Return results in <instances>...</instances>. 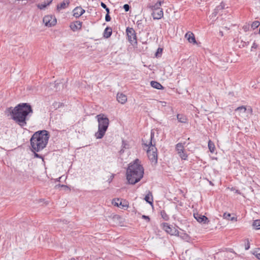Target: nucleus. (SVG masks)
I'll list each match as a JSON object with an SVG mask.
<instances>
[{"label": "nucleus", "instance_id": "1", "mask_svg": "<svg viewBox=\"0 0 260 260\" xmlns=\"http://www.w3.org/2000/svg\"><path fill=\"white\" fill-rule=\"evenodd\" d=\"M6 112L11 116V118L20 126L23 127L26 125V121L33 113L31 106L28 103H20L14 108L10 107L7 109Z\"/></svg>", "mask_w": 260, "mask_h": 260}, {"label": "nucleus", "instance_id": "2", "mask_svg": "<svg viewBox=\"0 0 260 260\" xmlns=\"http://www.w3.org/2000/svg\"><path fill=\"white\" fill-rule=\"evenodd\" d=\"M49 137V133L46 130L35 133L30 140L31 151L35 152L42 150L48 144Z\"/></svg>", "mask_w": 260, "mask_h": 260}, {"label": "nucleus", "instance_id": "3", "mask_svg": "<svg viewBox=\"0 0 260 260\" xmlns=\"http://www.w3.org/2000/svg\"><path fill=\"white\" fill-rule=\"evenodd\" d=\"M144 175V169L138 159L129 164L126 171V179L129 184H135L140 181Z\"/></svg>", "mask_w": 260, "mask_h": 260}, {"label": "nucleus", "instance_id": "4", "mask_svg": "<svg viewBox=\"0 0 260 260\" xmlns=\"http://www.w3.org/2000/svg\"><path fill=\"white\" fill-rule=\"evenodd\" d=\"M98 121V131L95 134L96 139H101L105 135L109 124V120L108 118L103 114H100L96 116Z\"/></svg>", "mask_w": 260, "mask_h": 260}, {"label": "nucleus", "instance_id": "5", "mask_svg": "<svg viewBox=\"0 0 260 260\" xmlns=\"http://www.w3.org/2000/svg\"><path fill=\"white\" fill-rule=\"evenodd\" d=\"M154 133L151 131L150 136L148 140H146L145 138L142 140L143 144L148 147L147 155L149 159L152 161L156 162L157 160V149L155 146V143L153 144L152 139L154 138Z\"/></svg>", "mask_w": 260, "mask_h": 260}, {"label": "nucleus", "instance_id": "6", "mask_svg": "<svg viewBox=\"0 0 260 260\" xmlns=\"http://www.w3.org/2000/svg\"><path fill=\"white\" fill-rule=\"evenodd\" d=\"M235 112L237 113L239 116L244 119H246L252 115V109L250 106L247 107L244 106L239 107L235 109Z\"/></svg>", "mask_w": 260, "mask_h": 260}, {"label": "nucleus", "instance_id": "7", "mask_svg": "<svg viewBox=\"0 0 260 260\" xmlns=\"http://www.w3.org/2000/svg\"><path fill=\"white\" fill-rule=\"evenodd\" d=\"M126 34L128 42L132 45H136L137 44V36L134 28L132 27H127Z\"/></svg>", "mask_w": 260, "mask_h": 260}, {"label": "nucleus", "instance_id": "8", "mask_svg": "<svg viewBox=\"0 0 260 260\" xmlns=\"http://www.w3.org/2000/svg\"><path fill=\"white\" fill-rule=\"evenodd\" d=\"M43 21L45 25L48 27L54 26L57 22L56 18L52 15L45 16L43 18Z\"/></svg>", "mask_w": 260, "mask_h": 260}, {"label": "nucleus", "instance_id": "9", "mask_svg": "<svg viewBox=\"0 0 260 260\" xmlns=\"http://www.w3.org/2000/svg\"><path fill=\"white\" fill-rule=\"evenodd\" d=\"M163 229L166 232L171 235H177L178 234L179 232L175 228H172L167 223H164L162 224Z\"/></svg>", "mask_w": 260, "mask_h": 260}, {"label": "nucleus", "instance_id": "10", "mask_svg": "<svg viewBox=\"0 0 260 260\" xmlns=\"http://www.w3.org/2000/svg\"><path fill=\"white\" fill-rule=\"evenodd\" d=\"M193 216L199 222L208 224L209 222L208 218L204 215H202L198 213H194Z\"/></svg>", "mask_w": 260, "mask_h": 260}, {"label": "nucleus", "instance_id": "11", "mask_svg": "<svg viewBox=\"0 0 260 260\" xmlns=\"http://www.w3.org/2000/svg\"><path fill=\"white\" fill-rule=\"evenodd\" d=\"M151 15L154 19H160L164 16V12L162 9L161 8L156 11H154L152 13Z\"/></svg>", "mask_w": 260, "mask_h": 260}, {"label": "nucleus", "instance_id": "12", "mask_svg": "<svg viewBox=\"0 0 260 260\" xmlns=\"http://www.w3.org/2000/svg\"><path fill=\"white\" fill-rule=\"evenodd\" d=\"M85 10L81 7H77L73 10V16L76 18H79L83 13H84Z\"/></svg>", "mask_w": 260, "mask_h": 260}, {"label": "nucleus", "instance_id": "13", "mask_svg": "<svg viewBox=\"0 0 260 260\" xmlns=\"http://www.w3.org/2000/svg\"><path fill=\"white\" fill-rule=\"evenodd\" d=\"M185 38L190 43L196 44L197 43L194 34L190 31H188L185 34Z\"/></svg>", "mask_w": 260, "mask_h": 260}, {"label": "nucleus", "instance_id": "14", "mask_svg": "<svg viewBox=\"0 0 260 260\" xmlns=\"http://www.w3.org/2000/svg\"><path fill=\"white\" fill-rule=\"evenodd\" d=\"M82 22L79 21H76L74 23H72L70 24V28L71 29L74 31H75L78 29H80L82 27Z\"/></svg>", "mask_w": 260, "mask_h": 260}, {"label": "nucleus", "instance_id": "15", "mask_svg": "<svg viewBox=\"0 0 260 260\" xmlns=\"http://www.w3.org/2000/svg\"><path fill=\"white\" fill-rule=\"evenodd\" d=\"M70 4L69 0H64L60 4H58L56 6V9L58 11L67 8Z\"/></svg>", "mask_w": 260, "mask_h": 260}, {"label": "nucleus", "instance_id": "16", "mask_svg": "<svg viewBox=\"0 0 260 260\" xmlns=\"http://www.w3.org/2000/svg\"><path fill=\"white\" fill-rule=\"evenodd\" d=\"M117 100L119 103L124 104L127 101V96L122 93H118L117 94Z\"/></svg>", "mask_w": 260, "mask_h": 260}, {"label": "nucleus", "instance_id": "17", "mask_svg": "<svg viewBox=\"0 0 260 260\" xmlns=\"http://www.w3.org/2000/svg\"><path fill=\"white\" fill-rule=\"evenodd\" d=\"M150 84L152 87L157 89H161L164 88L163 86L157 81H152L150 82Z\"/></svg>", "mask_w": 260, "mask_h": 260}, {"label": "nucleus", "instance_id": "18", "mask_svg": "<svg viewBox=\"0 0 260 260\" xmlns=\"http://www.w3.org/2000/svg\"><path fill=\"white\" fill-rule=\"evenodd\" d=\"M112 29L111 27H107L105 28L104 32V37L105 38H109L112 35Z\"/></svg>", "mask_w": 260, "mask_h": 260}, {"label": "nucleus", "instance_id": "19", "mask_svg": "<svg viewBox=\"0 0 260 260\" xmlns=\"http://www.w3.org/2000/svg\"><path fill=\"white\" fill-rule=\"evenodd\" d=\"M177 118L179 122L181 123H186L187 121L186 117L183 114H178L177 115Z\"/></svg>", "mask_w": 260, "mask_h": 260}, {"label": "nucleus", "instance_id": "20", "mask_svg": "<svg viewBox=\"0 0 260 260\" xmlns=\"http://www.w3.org/2000/svg\"><path fill=\"white\" fill-rule=\"evenodd\" d=\"M144 199L147 203H148L150 205H152V204H153L152 197L151 193L150 191H149L147 195H146Z\"/></svg>", "mask_w": 260, "mask_h": 260}, {"label": "nucleus", "instance_id": "21", "mask_svg": "<svg viewBox=\"0 0 260 260\" xmlns=\"http://www.w3.org/2000/svg\"><path fill=\"white\" fill-rule=\"evenodd\" d=\"M176 150L177 151L178 154L179 153H181V151L184 150V147L183 145L180 143L177 144L176 145Z\"/></svg>", "mask_w": 260, "mask_h": 260}, {"label": "nucleus", "instance_id": "22", "mask_svg": "<svg viewBox=\"0 0 260 260\" xmlns=\"http://www.w3.org/2000/svg\"><path fill=\"white\" fill-rule=\"evenodd\" d=\"M208 148L210 150V151L211 153H213L215 150V145L213 142H212L211 140H209L208 142Z\"/></svg>", "mask_w": 260, "mask_h": 260}, {"label": "nucleus", "instance_id": "23", "mask_svg": "<svg viewBox=\"0 0 260 260\" xmlns=\"http://www.w3.org/2000/svg\"><path fill=\"white\" fill-rule=\"evenodd\" d=\"M231 215L230 213H224L223 215V217L224 219H228L229 220H231V221L236 220V218H235V217H232L231 218Z\"/></svg>", "mask_w": 260, "mask_h": 260}, {"label": "nucleus", "instance_id": "24", "mask_svg": "<svg viewBox=\"0 0 260 260\" xmlns=\"http://www.w3.org/2000/svg\"><path fill=\"white\" fill-rule=\"evenodd\" d=\"M252 226L256 230L260 229V220L256 219L254 220Z\"/></svg>", "mask_w": 260, "mask_h": 260}, {"label": "nucleus", "instance_id": "25", "mask_svg": "<svg viewBox=\"0 0 260 260\" xmlns=\"http://www.w3.org/2000/svg\"><path fill=\"white\" fill-rule=\"evenodd\" d=\"M52 2V0H51L50 2H48L47 3H44L38 5L37 7L38 8H39L41 10L45 9L47 6L49 5Z\"/></svg>", "mask_w": 260, "mask_h": 260}, {"label": "nucleus", "instance_id": "26", "mask_svg": "<svg viewBox=\"0 0 260 260\" xmlns=\"http://www.w3.org/2000/svg\"><path fill=\"white\" fill-rule=\"evenodd\" d=\"M148 7L151 9V10H152V11H156L158 9H161V8L159 6H158V5L157 4V3H155L154 5H150L149 6H148Z\"/></svg>", "mask_w": 260, "mask_h": 260}, {"label": "nucleus", "instance_id": "27", "mask_svg": "<svg viewBox=\"0 0 260 260\" xmlns=\"http://www.w3.org/2000/svg\"><path fill=\"white\" fill-rule=\"evenodd\" d=\"M178 154L182 159H183V160L187 159V155L185 153V150H183L181 152V153H179Z\"/></svg>", "mask_w": 260, "mask_h": 260}, {"label": "nucleus", "instance_id": "28", "mask_svg": "<svg viewBox=\"0 0 260 260\" xmlns=\"http://www.w3.org/2000/svg\"><path fill=\"white\" fill-rule=\"evenodd\" d=\"M160 214H161V217L165 220L167 221L169 219V216L168 215V214L166 213V212L164 210L161 211Z\"/></svg>", "mask_w": 260, "mask_h": 260}, {"label": "nucleus", "instance_id": "29", "mask_svg": "<svg viewBox=\"0 0 260 260\" xmlns=\"http://www.w3.org/2000/svg\"><path fill=\"white\" fill-rule=\"evenodd\" d=\"M259 25H260L259 21H254L251 24V26L253 29H254L257 28L259 26Z\"/></svg>", "mask_w": 260, "mask_h": 260}, {"label": "nucleus", "instance_id": "30", "mask_svg": "<svg viewBox=\"0 0 260 260\" xmlns=\"http://www.w3.org/2000/svg\"><path fill=\"white\" fill-rule=\"evenodd\" d=\"M253 254L255 256V257L260 260V248L257 249L255 250Z\"/></svg>", "mask_w": 260, "mask_h": 260}, {"label": "nucleus", "instance_id": "31", "mask_svg": "<svg viewBox=\"0 0 260 260\" xmlns=\"http://www.w3.org/2000/svg\"><path fill=\"white\" fill-rule=\"evenodd\" d=\"M120 202L119 199H114L112 200V203L115 206L119 207V203Z\"/></svg>", "mask_w": 260, "mask_h": 260}, {"label": "nucleus", "instance_id": "32", "mask_svg": "<svg viewBox=\"0 0 260 260\" xmlns=\"http://www.w3.org/2000/svg\"><path fill=\"white\" fill-rule=\"evenodd\" d=\"M243 29L245 32L247 31L249 29V24H245L243 26Z\"/></svg>", "mask_w": 260, "mask_h": 260}, {"label": "nucleus", "instance_id": "33", "mask_svg": "<svg viewBox=\"0 0 260 260\" xmlns=\"http://www.w3.org/2000/svg\"><path fill=\"white\" fill-rule=\"evenodd\" d=\"M129 8H130V7L128 5V4H125L123 6V9H124V10L126 11V12H127L129 11Z\"/></svg>", "mask_w": 260, "mask_h": 260}, {"label": "nucleus", "instance_id": "34", "mask_svg": "<svg viewBox=\"0 0 260 260\" xmlns=\"http://www.w3.org/2000/svg\"><path fill=\"white\" fill-rule=\"evenodd\" d=\"M105 20L107 22H109L111 20V17L109 15V14H107L105 16Z\"/></svg>", "mask_w": 260, "mask_h": 260}, {"label": "nucleus", "instance_id": "35", "mask_svg": "<svg viewBox=\"0 0 260 260\" xmlns=\"http://www.w3.org/2000/svg\"><path fill=\"white\" fill-rule=\"evenodd\" d=\"M185 253L186 254L187 256H190V255H192L193 254H194V252H192L191 251H190V250H186L185 251Z\"/></svg>", "mask_w": 260, "mask_h": 260}, {"label": "nucleus", "instance_id": "36", "mask_svg": "<svg viewBox=\"0 0 260 260\" xmlns=\"http://www.w3.org/2000/svg\"><path fill=\"white\" fill-rule=\"evenodd\" d=\"M162 51V49H161L160 48H158L157 49V52L155 54L156 56H158V54L159 53L161 54Z\"/></svg>", "mask_w": 260, "mask_h": 260}, {"label": "nucleus", "instance_id": "37", "mask_svg": "<svg viewBox=\"0 0 260 260\" xmlns=\"http://www.w3.org/2000/svg\"><path fill=\"white\" fill-rule=\"evenodd\" d=\"M142 218L143 219L147 220V221L148 222L150 221V218L148 216L143 215H142Z\"/></svg>", "mask_w": 260, "mask_h": 260}, {"label": "nucleus", "instance_id": "38", "mask_svg": "<svg viewBox=\"0 0 260 260\" xmlns=\"http://www.w3.org/2000/svg\"><path fill=\"white\" fill-rule=\"evenodd\" d=\"M247 244L245 245V250H248L250 248V244H249V241L248 240H247Z\"/></svg>", "mask_w": 260, "mask_h": 260}, {"label": "nucleus", "instance_id": "39", "mask_svg": "<svg viewBox=\"0 0 260 260\" xmlns=\"http://www.w3.org/2000/svg\"><path fill=\"white\" fill-rule=\"evenodd\" d=\"M164 0H160L158 1L156 3L160 7L161 6L162 4H164Z\"/></svg>", "mask_w": 260, "mask_h": 260}, {"label": "nucleus", "instance_id": "40", "mask_svg": "<svg viewBox=\"0 0 260 260\" xmlns=\"http://www.w3.org/2000/svg\"><path fill=\"white\" fill-rule=\"evenodd\" d=\"M37 152H34L35 153V156L37 158H42V156H41L40 154H38L36 153Z\"/></svg>", "mask_w": 260, "mask_h": 260}, {"label": "nucleus", "instance_id": "41", "mask_svg": "<svg viewBox=\"0 0 260 260\" xmlns=\"http://www.w3.org/2000/svg\"><path fill=\"white\" fill-rule=\"evenodd\" d=\"M122 146L123 148H128L127 144L123 141H122Z\"/></svg>", "mask_w": 260, "mask_h": 260}, {"label": "nucleus", "instance_id": "42", "mask_svg": "<svg viewBox=\"0 0 260 260\" xmlns=\"http://www.w3.org/2000/svg\"><path fill=\"white\" fill-rule=\"evenodd\" d=\"M121 206H122V207H127V205H125L124 204H122V201H120V202L119 203V207H121Z\"/></svg>", "mask_w": 260, "mask_h": 260}, {"label": "nucleus", "instance_id": "43", "mask_svg": "<svg viewBox=\"0 0 260 260\" xmlns=\"http://www.w3.org/2000/svg\"><path fill=\"white\" fill-rule=\"evenodd\" d=\"M198 258L197 256L193 255L192 257H189V260H196Z\"/></svg>", "mask_w": 260, "mask_h": 260}, {"label": "nucleus", "instance_id": "44", "mask_svg": "<svg viewBox=\"0 0 260 260\" xmlns=\"http://www.w3.org/2000/svg\"><path fill=\"white\" fill-rule=\"evenodd\" d=\"M159 103L161 104L162 106H166L167 103L165 101H160Z\"/></svg>", "mask_w": 260, "mask_h": 260}, {"label": "nucleus", "instance_id": "45", "mask_svg": "<svg viewBox=\"0 0 260 260\" xmlns=\"http://www.w3.org/2000/svg\"><path fill=\"white\" fill-rule=\"evenodd\" d=\"M101 6L102 8H103L104 9H106V8L107 7V6L105 4H104V3L103 2H101Z\"/></svg>", "mask_w": 260, "mask_h": 260}, {"label": "nucleus", "instance_id": "46", "mask_svg": "<svg viewBox=\"0 0 260 260\" xmlns=\"http://www.w3.org/2000/svg\"><path fill=\"white\" fill-rule=\"evenodd\" d=\"M61 187H63L65 189L70 190V189L69 188V187L68 186H67V185H61Z\"/></svg>", "mask_w": 260, "mask_h": 260}, {"label": "nucleus", "instance_id": "47", "mask_svg": "<svg viewBox=\"0 0 260 260\" xmlns=\"http://www.w3.org/2000/svg\"><path fill=\"white\" fill-rule=\"evenodd\" d=\"M137 24L138 26L140 27L142 25H141L142 24L141 21H138L137 22Z\"/></svg>", "mask_w": 260, "mask_h": 260}, {"label": "nucleus", "instance_id": "48", "mask_svg": "<svg viewBox=\"0 0 260 260\" xmlns=\"http://www.w3.org/2000/svg\"><path fill=\"white\" fill-rule=\"evenodd\" d=\"M107 12V14L110 13V9L107 7L106 9H105Z\"/></svg>", "mask_w": 260, "mask_h": 260}, {"label": "nucleus", "instance_id": "49", "mask_svg": "<svg viewBox=\"0 0 260 260\" xmlns=\"http://www.w3.org/2000/svg\"><path fill=\"white\" fill-rule=\"evenodd\" d=\"M70 260H75V258H71V259H70Z\"/></svg>", "mask_w": 260, "mask_h": 260}, {"label": "nucleus", "instance_id": "50", "mask_svg": "<svg viewBox=\"0 0 260 260\" xmlns=\"http://www.w3.org/2000/svg\"><path fill=\"white\" fill-rule=\"evenodd\" d=\"M259 34H260V27H259Z\"/></svg>", "mask_w": 260, "mask_h": 260}, {"label": "nucleus", "instance_id": "51", "mask_svg": "<svg viewBox=\"0 0 260 260\" xmlns=\"http://www.w3.org/2000/svg\"><path fill=\"white\" fill-rule=\"evenodd\" d=\"M122 151L123 152V149H121V151Z\"/></svg>", "mask_w": 260, "mask_h": 260}]
</instances>
